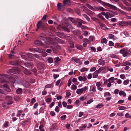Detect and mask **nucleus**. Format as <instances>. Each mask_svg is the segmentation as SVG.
Here are the masks:
<instances>
[{"instance_id": "13", "label": "nucleus", "mask_w": 131, "mask_h": 131, "mask_svg": "<svg viewBox=\"0 0 131 131\" xmlns=\"http://www.w3.org/2000/svg\"><path fill=\"white\" fill-rule=\"evenodd\" d=\"M25 66L28 68H30L31 67L33 66V64L31 62H25L24 63Z\"/></svg>"}, {"instance_id": "46", "label": "nucleus", "mask_w": 131, "mask_h": 131, "mask_svg": "<svg viewBox=\"0 0 131 131\" xmlns=\"http://www.w3.org/2000/svg\"><path fill=\"white\" fill-rule=\"evenodd\" d=\"M57 6L58 7L59 10H60L61 9V7L63 6V5L59 3L57 5Z\"/></svg>"}, {"instance_id": "17", "label": "nucleus", "mask_w": 131, "mask_h": 131, "mask_svg": "<svg viewBox=\"0 0 131 131\" xmlns=\"http://www.w3.org/2000/svg\"><path fill=\"white\" fill-rule=\"evenodd\" d=\"M48 41L51 44L54 45V46H57V43L53 41L51 39H48Z\"/></svg>"}, {"instance_id": "41", "label": "nucleus", "mask_w": 131, "mask_h": 131, "mask_svg": "<svg viewBox=\"0 0 131 131\" xmlns=\"http://www.w3.org/2000/svg\"><path fill=\"white\" fill-rule=\"evenodd\" d=\"M63 3L65 5L69 4L70 3V0H64Z\"/></svg>"}, {"instance_id": "62", "label": "nucleus", "mask_w": 131, "mask_h": 131, "mask_svg": "<svg viewBox=\"0 0 131 131\" xmlns=\"http://www.w3.org/2000/svg\"><path fill=\"white\" fill-rule=\"evenodd\" d=\"M61 60L58 57H57L56 59V60L55 61V63H58L59 61Z\"/></svg>"}, {"instance_id": "54", "label": "nucleus", "mask_w": 131, "mask_h": 131, "mask_svg": "<svg viewBox=\"0 0 131 131\" xmlns=\"http://www.w3.org/2000/svg\"><path fill=\"white\" fill-rule=\"evenodd\" d=\"M87 125L86 124H84L83 126L81 127L80 129L81 130H83L86 127Z\"/></svg>"}, {"instance_id": "3", "label": "nucleus", "mask_w": 131, "mask_h": 131, "mask_svg": "<svg viewBox=\"0 0 131 131\" xmlns=\"http://www.w3.org/2000/svg\"><path fill=\"white\" fill-rule=\"evenodd\" d=\"M102 15L105 16L107 19H108L113 17L114 16V12L113 11H108L106 13L104 12H101Z\"/></svg>"}, {"instance_id": "5", "label": "nucleus", "mask_w": 131, "mask_h": 131, "mask_svg": "<svg viewBox=\"0 0 131 131\" xmlns=\"http://www.w3.org/2000/svg\"><path fill=\"white\" fill-rule=\"evenodd\" d=\"M88 89V87L86 86H85L84 88L77 89L76 91V92L78 94H81L83 92H85Z\"/></svg>"}, {"instance_id": "29", "label": "nucleus", "mask_w": 131, "mask_h": 131, "mask_svg": "<svg viewBox=\"0 0 131 131\" xmlns=\"http://www.w3.org/2000/svg\"><path fill=\"white\" fill-rule=\"evenodd\" d=\"M53 85L52 83H51L50 84H47L45 86V89L48 88H52L53 87Z\"/></svg>"}, {"instance_id": "19", "label": "nucleus", "mask_w": 131, "mask_h": 131, "mask_svg": "<svg viewBox=\"0 0 131 131\" xmlns=\"http://www.w3.org/2000/svg\"><path fill=\"white\" fill-rule=\"evenodd\" d=\"M78 79L80 81H84L86 80V78L84 77H82L81 76H79L78 77Z\"/></svg>"}, {"instance_id": "34", "label": "nucleus", "mask_w": 131, "mask_h": 131, "mask_svg": "<svg viewBox=\"0 0 131 131\" xmlns=\"http://www.w3.org/2000/svg\"><path fill=\"white\" fill-rule=\"evenodd\" d=\"M102 13H101V12L99 13L97 16L98 17L100 18L101 19L104 20L105 19L104 18L103 16H102Z\"/></svg>"}, {"instance_id": "32", "label": "nucleus", "mask_w": 131, "mask_h": 131, "mask_svg": "<svg viewBox=\"0 0 131 131\" xmlns=\"http://www.w3.org/2000/svg\"><path fill=\"white\" fill-rule=\"evenodd\" d=\"M91 19L97 23H98L99 24L100 22V21L97 18L94 17H92Z\"/></svg>"}, {"instance_id": "16", "label": "nucleus", "mask_w": 131, "mask_h": 131, "mask_svg": "<svg viewBox=\"0 0 131 131\" xmlns=\"http://www.w3.org/2000/svg\"><path fill=\"white\" fill-rule=\"evenodd\" d=\"M118 24L121 26H124L127 25V23L124 21H121L118 23Z\"/></svg>"}, {"instance_id": "27", "label": "nucleus", "mask_w": 131, "mask_h": 131, "mask_svg": "<svg viewBox=\"0 0 131 131\" xmlns=\"http://www.w3.org/2000/svg\"><path fill=\"white\" fill-rule=\"evenodd\" d=\"M24 73L26 75H30L31 73V72L30 71H28L27 69H25L24 71Z\"/></svg>"}, {"instance_id": "50", "label": "nucleus", "mask_w": 131, "mask_h": 131, "mask_svg": "<svg viewBox=\"0 0 131 131\" xmlns=\"http://www.w3.org/2000/svg\"><path fill=\"white\" fill-rule=\"evenodd\" d=\"M17 93L18 94L22 92V89L21 88H19L16 90Z\"/></svg>"}, {"instance_id": "61", "label": "nucleus", "mask_w": 131, "mask_h": 131, "mask_svg": "<svg viewBox=\"0 0 131 131\" xmlns=\"http://www.w3.org/2000/svg\"><path fill=\"white\" fill-rule=\"evenodd\" d=\"M42 24L41 21H39L38 22L37 24V27L38 28H40Z\"/></svg>"}, {"instance_id": "59", "label": "nucleus", "mask_w": 131, "mask_h": 131, "mask_svg": "<svg viewBox=\"0 0 131 131\" xmlns=\"http://www.w3.org/2000/svg\"><path fill=\"white\" fill-rule=\"evenodd\" d=\"M125 76L124 74H122L120 75V78L121 79L124 80L125 79Z\"/></svg>"}, {"instance_id": "18", "label": "nucleus", "mask_w": 131, "mask_h": 131, "mask_svg": "<svg viewBox=\"0 0 131 131\" xmlns=\"http://www.w3.org/2000/svg\"><path fill=\"white\" fill-rule=\"evenodd\" d=\"M74 60L75 62L78 63L80 65H81L82 64V62L81 61L80 59L79 58H75L74 59Z\"/></svg>"}, {"instance_id": "37", "label": "nucleus", "mask_w": 131, "mask_h": 131, "mask_svg": "<svg viewBox=\"0 0 131 131\" xmlns=\"http://www.w3.org/2000/svg\"><path fill=\"white\" fill-rule=\"evenodd\" d=\"M10 64L12 65H17L18 63L17 61L15 62L14 61H11L10 62Z\"/></svg>"}, {"instance_id": "45", "label": "nucleus", "mask_w": 131, "mask_h": 131, "mask_svg": "<svg viewBox=\"0 0 131 131\" xmlns=\"http://www.w3.org/2000/svg\"><path fill=\"white\" fill-rule=\"evenodd\" d=\"M88 70V69L87 68L83 67L80 70V71L81 72H83L85 71H86Z\"/></svg>"}, {"instance_id": "44", "label": "nucleus", "mask_w": 131, "mask_h": 131, "mask_svg": "<svg viewBox=\"0 0 131 131\" xmlns=\"http://www.w3.org/2000/svg\"><path fill=\"white\" fill-rule=\"evenodd\" d=\"M123 2L127 6H130V3H129L126 0H122Z\"/></svg>"}, {"instance_id": "14", "label": "nucleus", "mask_w": 131, "mask_h": 131, "mask_svg": "<svg viewBox=\"0 0 131 131\" xmlns=\"http://www.w3.org/2000/svg\"><path fill=\"white\" fill-rule=\"evenodd\" d=\"M108 37L110 39H112L113 40H116L118 39L117 37H115L114 35L112 34L108 35Z\"/></svg>"}, {"instance_id": "7", "label": "nucleus", "mask_w": 131, "mask_h": 131, "mask_svg": "<svg viewBox=\"0 0 131 131\" xmlns=\"http://www.w3.org/2000/svg\"><path fill=\"white\" fill-rule=\"evenodd\" d=\"M8 75L6 74H0V82L3 83L5 80V79L8 78Z\"/></svg>"}, {"instance_id": "49", "label": "nucleus", "mask_w": 131, "mask_h": 131, "mask_svg": "<svg viewBox=\"0 0 131 131\" xmlns=\"http://www.w3.org/2000/svg\"><path fill=\"white\" fill-rule=\"evenodd\" d=\"M129 82V80L128 79H127L125 80L123 82V84L126 85L128 84Z\"/></svg>"}, {"instance_id": "21", "label": "nucleus", "mask_w": 131, "mask_h": 131, "mask_svg": "<svg viewBox=\"0 0 131 131\" xmlns=\"http://www.w3.org/2000/svg\"><path fill=\"white\" fill-rule=\"evenodd\" d=\"M74 34L77 35H80L81 34L80 31L79 30H76L73 31Z\"/></svg>"}, {"instance_id": "60", "label": "nucleus", "mask_w": 131, "mask_h": 131, "mask_svg": "<svg viewBox=\"0 0 131 131\" xmlns=\"http://www.w3.org/2000/svg\"><path fill=\"white\" fill-rule=\"evenodd\" d=\"M59 110L60 109L59 106H57L56 107L54 110L55 111L57 112V113H58L59 111Z\"/></svg>"}, {"instance_id": "57", "label": "nucleus", "mask_w": 131, "mask_h": 131, "mask_svg": "<svg viewBox=\"0 0 131 131\" xmlns=\"http://www.w3.org/2000/svg\"><path fill=\"white\" fill-rule=\"evenodd\" d=\"M124 9L128 11H130L131 10V7H126L125 6V7H124Z\"/></svg>"}, {"instance_id": "2", "label": "nucleus", "mask_w": 131, "mask_h": 131, "mask_svg": "<svg viewBox=\"0 0 131 131\" xmlns=\"http://www.w3.org/2000/svg\"><path fill=\"white\" fill-rule=\"evenodd\" d=\"M86 7L91 10L94 11H106V9L100 6H94L92 7L90 5L87 4L86 5Z\"/></svg>"}, {"instance_id": "28", "label": "nucleus", "mask_w": 131, "mask_h": 131, "mask_svg": "<svg viewBox=\"0 0 131 131\" xmlns=\"http://www.w3.org/2000/svg\"><path fill=\"white\" fill-rule=\"evenodd\" d=\"M16 75H14V76H13L12 78V81L11 82L12 83H14L15 81H16V80L15 79V78H16V79L17 77H16Z\"/></svg>"}, {"instance_id": "39", "label": "nucleus", "mask_w": 131, "mask_h": 131, "mask_svg": "<svg viewBox=\"0 0 131 131\" xmlns=\"http://www.w3.org/2000/svg\"><path fill=\"white\" fill-rule=\"evenodd\" d=\"M83 22H84V21L82 20L78 21V24L77 26V27H81L82 25V23H83Z\"/></svg>"}, {"instance_id": "43", "label": "nucleus", "mask_w": 131, "mask_h": 131, "mask_svg": "<svg viewBox=\"0 0 131 131\" xmlns=\"http://www.w3.org/2000/svg\"><path fill=\"white\" fill-rule=\"evenodd\" d=\"M83 15L88 21H90V19L85 14H83Z\"/></svg>"}, {"instance_id": "11", "label": "nucleus", "mask_w": 131, "mask_h": 131, "mask_svg": "<svg viewBox=\"0 0 131 131\" xmlns=\"http://www.w3.org/2000/svg\"><path fill=\"white\" fill-rule=\"evenodd\" d=\"M98 62L100 65L104 66L105 63V61L102 59H100L98 60Z\"/></svg>"}, {"instance_id": "15", "label": "nucleus", "mask_w": 131, "mask_h": 131, "mask_svg": "<svg viewBox=\"0 0 131 131\" xmlns=\"http://www.w3.org/2000/svg\"><path fill=\"white\" fill-rule=\"evenodd\" d=\"M87 14L89 16L92 17L95 15V14L93 12L90 10H88L87 12Z\"/></svg>"}, {"instance_id": "42", "label": "nucleus", "mask_w": 131, "mask_h": 131, "mask_svg": "<svg viewBox=\"0 0 131 131\" xmlns=\"http://www.w3.org/2000/svg\"><path fill=\"white\" fill-rule=\"evenodd\" d=\"M105 68L104 67H101L98 69V70H97V71L100 73L102 71V70H104Z\"/></svg>"}, {"instance_id": "58", "label": "nucleus", "mask_w": 131, "mask_h": 131, "mask_svg": "<svg viewBox=\"0 0 131 131\" xmlns=\"http://www.w3.org/2000/svg\"><path fill=\"white\" fill-rule=\"evenodd\" d=\"M40 39H44L43 38L45 37V34L42 33H41L40 34Z\"/></svg>"}, {"instance_id": "8", "label": "nucleus", "mask_w": 131, "mask_h": 131, "mask_svg": "<svg viewBox=\"0 0 131 131\" xmlns=\"http://www.w3.org/2000/svg\"><path fill=\"white\" fill-rule=\"evenodd\" d=\"M5 100L7 101V103L8 105L12 104L13 103L12 97L8 96L5 97Z\"/></svg>"}, {"instance_id": "53", "label": "nucleus", "mask_w": 131, "mask_h": 131, "mask_svg": "<svg viewBox=\"0 0 131 131\" xmlns=\"http://www.w3.org/2000/svg\"><path fill=\"white\" fill-rule=\"evenodd\" d=\"M108 45L110 46H114V43L112 41H110L109 42Z\"/></svg>"}, {"instance_id": "26", "label": "nucleus", "mask_w": 131, "mask_h": 131, "mask_svg": "<svg viewBox=\"0 0 131 131\" xmlns=\"http://www.w3.org/2000/svg\"><path fill=\"white\" fill-rule=\"evenodd\" d=\"M110 56L112 58H115L117 59H119L118 57L116 55L114 54H110Z\"/></svg>"}, {"instance_id": "33", "label": "nucleus", "mask_w": 131, "mask_h": 131, "mask_svg": "<svg viewBox=\"0 0 131 131\" xmlns=\"http://www.w3.org/2000/svg\"><path fill=\"white\" fill-rule=\"evenodd\" d=\"M108 81L111 83L114 82V78L113 77L110 78L108 79Z\"/></svg>"}, {"instance_id": "31", "label": "nucleus", "mask_w": 131, "mask_h": 131, "mask_svg": "<svg viewBox=\"0 0 131 131\" xmlns=\"http://www.w3.org/2000/svg\"><path fill=\"white\" fill-rule=\"evenodd\" d=\"M23 86L26 88H29L30 86L29 83L28 82L26 81L23 84Z\"/></svg>"}, {"instance_id": "38", "label": "nucleus", "mask_w": 131, "mask_h": 131, "mask_svg": "<svg viewBox=\"0 0 131 131\" xmlns=\"http://www.w3.org/2000/svg\"><path fill=\"white\" fill-rule=\"evenodd\" d=\"M76 47L77 49L79 50H81L83 49V47L81 45H76Z\"/></svg>"}, {"instance_id": "30", "label": "nucleus", "mask_w": 131, "mask_h": 131, "mask_svg": "<svg viewBox=\"0 0 131 131\" xmlns=\"http://www.w3.org/2000/svg\"><path fill=\"white\" fill-rule=\"evenodd\" d=\"M119 95L120 96L123 95V96L125 97L126 96V93L124 91H120L119 92Z\"/></svg>"}, {"instance_id": "20", "label": "nucleus", "mask_w": 131, "mask_h": 131, "mask_svg": "<svg viewBox=\"0 0 131 131\" xmlns=\"http://www.w3.org/2000/svg\"><path fill=\"white\" fill-rule=\"evenodd\" d=\"M99 25L101 26V28L103 30H105L106 29V25L103 23H99Z\"/></svg>"}, {"instance_id": "64", "label": "nucleus", "mask_w": 131, "mask_h": 131, "mask_svg": "<svg viewBox=\"0 0 131 131\" xmlns=\"http://www.w3.org/2000/svg\"><path fill=\"white\" fill-rule=\"evenodd\" d=\"M66 93V97H68L70 96L71 95V94L68 91Z\"/></svg>"}, {"instance_id": "25", "label": "nucleus", "mask_w": 131, "mask_h": 131, "mask_svg": "<svg viewBox=\"0 0 131 131\" xmlns=\"http://www.w3.org/2000/svg\"><path fill=\"white\" fill-rule=\"evenodd\" d=\"M122 65L123 66H125L126 65H131V63L128 62V61H126V62H123L122 64Z\"/></svg>"}, {"instance_id": "40", "label": "nucleus", "mask_w": 131, "mask_h": 131, "mask_svg": "<svg viewBox=\"0 0 131 131\" xmlns=\"http://www.w3.org/2000/svg\"><path fill=\"white\" fill-rule=\"evenodd\" d=\"M35 51L39 53H41L42 51V50L41 49H40L38 48H35Z\"/></svg>"}, {"instance_id": "51", "label": "nucleus", "mask_w": 131, "mask_h": 131, "mask_svg": "<svg viewBox=\"0 0 131 131\" xmlns=\"http://www.w3.org/2000/svg\"><path fill=\"white\" fill-rule=\"evenodd\" d=\"M14 100L16 101H18L20 100V98L18 96H16L14 97Z\"/></svg>"}, {"instance_id": "1", "label": "nucleus", "mask_w": 131, "mask_h": 131, "mask_svg": "<svg viewBox=\"0 0 131 131\" xmlns=\"http://www.w3.org/2000/svg\"><path fill=\"white\" fill-rule=\"evenodd\" d=\"M35 45L39 46H42L48 48L49 46L47 45L46 41L44 39H41L40 41L36 40L34 42Z\"/></svg>"}, {"instance_id": "12", "label": "nucleus", "mask_w": 131, "mask_h": 131, "mask_svg": "<svg viewBox=\"0 0 131 131\" xmlns=\"http://www.w3.org/2000/svg\"><path fill=\"white\" fill-rule=\"evenodd\" d=\"M37 68L39 69H42L44 67V65L41 63H39L37 65Z\"/></svg>"}, {"instance_id": "52", "label": "nucleus", "mask_w": 131, "mask_h": 131, "mask_svg": "<svg viewBox=\"0 0 131 131\" xmlns=\"http://www.w3.org/2000/svg\"><path fill=\"white\" fill-rule=\"evenodd\" d=\"M83 42L89 44L90 43V42L89 40L86 38H85L83 40Z\"/></svg>"}, {"instance_id": "56", "label": "nucleus", "mask_w": 131, "mask_h": 131, "mask_svg": "<svg viewBox=\"0 0 131 131\" xmlns=\"http://www.w3.org/2000/svg\"><path fill=\"white\" fill-rule=\"evenodd\" d=\"M57 36L61 38H63V34L60 32L58 33L57 34Z\"/></svg>"}, {"instance_id": "35", "label": "nucleus", "mask_w": 131, "mask_h": 131, "mask_svg": "<svg viewBox=\"0 0 131 131\" xmlns=\"http://www.w3.org/2000/svg\"><path fill=\"white\" fill-rule=\"evenodd\" d=\"M101 42L102 43L106 44L107 43V39L104 38L101 40Z\"/></svg>"}, {"instance_id": "55", "label": "nucleus", "mask_w": 131, "mask_h": 131, "mask_svg": "<svg viewBox=\"0 0 131 131\" xmlns=\"http://www.w3.org/2000/svg\"><path fill=\"white\" fill-rule=\"evenodd\" d=\"M126 107L124 106H119L118 107V109L119 110H123L126 109Z\"/></svg>"}, {"instance_id": "47", "label": "nucleus", "mask_w": 131, "mask_h": 131, "mask_svg": "<svg viewBox=\"0 0 131 131\" xmlns=\"http://www.w3.org/2000/svg\"><path fill=\"white\" fill-rule=\"evenodd\" d=\"M77 88V86L74 84H73L71 86V89L72 90H75Z\"/></svg>"}, {"instance_id": "63", "label": "nucleus", "mask_w": 131, "mask_h": 131, "mask_svg": "<svg viewBox=\"0 0 131 131\" xmlns=\"http://www.w3.org/2000/svg\"><path fill=\"white\" fill-rule=\"evenodd\" d=\"M52 100L51 98H48L46 100V101L47 103H49Z\"/></svg>"}, {"instance_id": "48", "label": "nucleus", "mask_w": 131, "mask_h": 131, "mask_svg": "<svg viewBox=\"0 0 131 131\" xmlns=\"http://www.w3.org/2000/svg\"><path fill=\"white\" fill-rule=\"evenodd\" d=\"M47 60L48 62L50 63H51L53 62V59L49 57L48 58Z\"/></svg>"}, {"instance_id": "36", "label": "nucleus", "mask_w": 131, "mask_h": 131, "mask_svg": "<svg viewBox=\"0 0 131 131\" xmlns=\"http://www.w3.org/2000/svg\"><path fill=\"white\" fill-rule=\"evenodd\" d=\"M57 41L60 43L62 44H63L64 43V41L61 39L57 38L56 39Z\"/></svg>"}, {"instance_id": "9", "label": "nucleus", "mask_w": 131, "mask_h": 131, "mask_svg": "<svg viewBox=\"0 0 131 131\" xmlns=\"http://www.w3.org/2000/svg\"><path fill=\"white\" fill-rule=\"evenodd\" d=\"M104 96V97H107L106 99L108 101L110 100L111 98V94L109 92H106Z\"/></svg>"}, {"instance_id": "23", "label": "nucleus", "mask_w": 131, "mask_h": 131, "mask_svg": "<svg viewBox=\"0 0 131 131\" xmlns=\"http://www.w3.org/2000/svg\"><path fill=\"white\" fill-rule=\"evenodd\" d=\"M99 73L97 71V70H96L93 74V78H96L97 77Z\"/></svg>"}, {"instance_id": "22", "label": "nucleus", "mask_w": 131, "mask_h": 131, "mask_svg": "<svg viewBox=\"0 0 131 131\" xmlns=\"http://www.w3.org/2000/svg\"><path fill=\"white\" fill-rule=\"evenodd\" d=\"M4 89L7 92H9L10 91V88L6 84H4L3 85Z\"/></svg>"}, {"instance_id": "24", "label": "nucleus", "mask_w": 131, "mask_h": 131, "mask_svg": "<svg viewBox=\"0 0 131 131\" xmlns=\"http://www.w3.org/2000/svg\"><path fill=\"white\" fill-rule=\"evenodd\" d=\"M68 19H70L71 22L74 25H77V21L75 19L72 18H68Z\"/></svg>"}, {"instance_id": "6", "label": "nucleus", "mask_w": 131, "mask_h": 131, "mask_svg": "<svg viewBox=\"0 0 131 131\" xmlns=\"http://www.w3.org/2000/svg\"><path fill=\"white\" fill-rule=\"evenodd\" d=\"M62 28L64 30L68 32H70L69 28L71 29H72L73 28V27L71 25H67V24H65V25L63 26Z\"/></svg>"}, {"instance_id": "4", "label": "nucleus", "mask_w": 131, "mask_h": 131, "mask_svg": "<svg viewBox=\"0 0 131 131\" xmlns=\"http://www.w3.org/2000/svg\"><path fill=\"white\" fill-rule=\"evenodd\" d=\"M120 53L123 54L124 57L129 56L131 54V52L129 50H126L125 48H123L121 50Z\"/></svg>"}, {"instance_id": "10", "label": "nucleus", "mask_w": 131, "mask_h": 131, "mask_svg": "<svg viewBox=\"0 0 131 131\" xmlns=\"http://www.w3.org/2000/svg\"><path fill=\"white\" fill-rule=\"evenodd\" d=\"M10 71L12 73L17 74L20 72V70L19 69H12L10 70Z\"/></svg>"}]
</instances>
